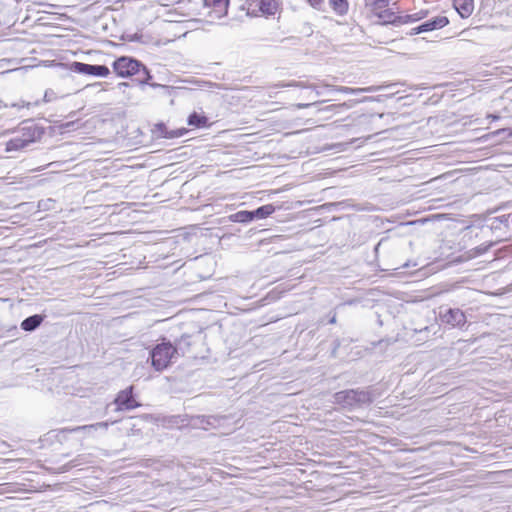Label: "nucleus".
<instances>
[{
    "label": "nucleus",
    "instance_id": "nucleus-27",
    "mask_svg": "<svg viewBox=\"0 0 512 512\" xmlns=\"http://www.w3.org/2000/svg\"><path fill=\"white\" fill-rule=\"evenodd\" d=\"M419 29V26L415 27V28H412L409 32L410 35H416V34H420V33H423V31H418Z\"/></svg>",
    "mask_w": 512,
    "mask_h": 512
},
{
    "label": "nucleus",
    "instance_id": "nucleus-34",
    "mask_svg": "<svg viewBox=\"0 0 512 512\" xmlns=\"http://www.w3.org/2000/svg\"><path fill=\"white\" fill-rule=\"evenodd\" d=\"M420 332H428V327H425L424 329L420 330Z\"/></svg>",
    "mask_w": 512,
    "mask_h": 512
},
{
    "label": "nucleus",
    "instance_id": "nucleus-7",
    "mask_svg": "<svg viewBox=\"0 0 512 512\" xmlns=\"http://www.w3.org/2000/svg\"><path fill=\"white\" fill-rule=\"evenodd\" d=\"M114 404L117 406L116 410H132L140 406V404L133 397V386H129L121 390L115 400Z\"/></svg>",
    "mask_w": 512,
    "mask_h": 512
},
{
    "label": "nucleus",
    "instance_id": "nucleus-18",
    "mask_svg": "<svg viewBox=\"0 0 512 512\" xmlns=\"http://www.w3.org/2000/svg\"><path fill=\"white\" fill-rule=\"evenodd\" d=\"M208 119L204 115H200L196 112L192 113L188 117V124L190 126H194L197 128L205 127L207 125Z\"/></svg>",
    "mask_w": 512,
    "mask_h": 512
},
{
    "label": "nucleus",
    "instance_id": "nucleus-30",
    "mask_svg": "<svg viewBox=\"0 0 512 512\" xmlns=\"http://www.w3.org/2000/svg\"><path fill=\"white\" fill-rule=\"evenodd\" d=\"M311 105L312 104H302V103H299L296 106H297L298 109H304V108L310 107Z\"/></svg>",
    "mask_w": 512,
    "mask_h": 512
},
{
    "label": "nucleus",
    "instance_id": "nucleus-13",
    "mask_svg": "<svg viewBox=\"0 0 512 512\" xmlns=\"http://www.w3.org/2000/svg\"><path fill=\"white\" fill-rule=\"evenodd\" d=\"M381 89H382L381 86H369V87H365V88H351V87H346V86L335 87V90L338 92H342V93H346V94H353V95H358L363 92H376Z\"/></svg>",
    "mask_w": 512,
    "mask_h": 512
},
{
    "label": "nucleus",
    "instance_id": "nucleus-15",
    "mask_svg": "<svg viewBox=\"0 0 512 512\" xmlns=\"http://www.w3.org/2000/svg\"><path fill=\"white\" fill-rule=\"evenodd\" d=\"M229 219L232 222H236V223H248V222H251L254 218H253L252 211L243 210V211H238V212L230 215Z\"/></svg>",
    "mask_w": 512,
    "mask_h": 512
},
{
    "label": "nucleus",
    "instance_id": "nucleus-33",
    "mask_svg": "<svg viewBox=\"0 0 512 512\" xmlns=\"http://www.w3.org/2000/svg\"><path fill=\"white\" fill-rule=\"evenodd\" d=\"M329 322H330L331 324L336 323V317H335V316H333V317L330 319V321H329Z\"/></svg>",
    "mask_w": 512,
    "mask_h": 512
},
{
    "label": "nucleus",
    "instance_id": "nucleus-26",
    "mask_svg": "<svg viewBox=\"0 0 512 512\" xmlns=\"http://www.w3.org/2000/svg\"><path fill=\"white\" fill-rule=\"evenodd\" d=\"M390 16H392L391 13H388L387 10L384 11V14H379V18L388 19L390 20Z\"/></svg>",
    "mask_w": 512,
    "mask_h": 512
},
{
    "label": "nucleus",
    "instance_id": "nucleus-19",
    "mask_svg": "<svg viewBox=\"0 0 512 512\" xmlns=\"http://www.w3.org/2000/svg\"><path fill=\"white\" fill-rule=\"evenodd\" d=\"M176 348H178V355H184L190 347V336L183 335L177 342Z\"/></svg>",
    "mask_w": 512,
    "mask_h": 512
},
{
    "label": "nucleus",
    "instance_id": "nucleus-31",
    "mask_svg": "<svg viewBox=\"0 0 512 512\" xmlns=\"http://www.w3.org/2000/svg\"><path fill=\"white\" fill-rule=\"evenodd\" d=\"M73 125H74V122H73V121H71V122H67V123H65V124L63 125V127H64V128H70V127H72Z\"/></svg>",
    "mask_w": 512,
    "mask_h": 512
},
{
    "label": "nucleus",
    "instance_id": "nucleus-9",
    "mask_svg": "<svg viewBox=\"0 0 512 512\" xmlns=\"http://www.w3.org/2000/svg\"><path fill=\"white\" fill-rule=\"evenodd\" d=\"M448 24H449L448 18L446 16L439 15V16L429 19V20L425 21L424 23H422L421 25H419L418 31H423V33L430 32V31H433L436 29H441Z\"/></svg>",
    "mask_w": 512,
    "mask_h": 512
},
{
    "label": "nucleus",
    "instance_id": "nucleus-29",
    "mask_svg": "<svg viewBox=\"0 0 512 512\" xmlns=\"http://www.w3.org/2000/svg\"><path fill=\"white\" fill-rule=\"evenodd\" d=\"M285 86H287V87H291V86H296V87H306L304 84H302V83H296V82L288 83V84H286Z\"/></svg>",
    "mask_w": 512,
    "mask_h": 512
},
{
    "label": "nucleus",
    "instance_id": "nucleus-25",
    "mask_svg": "<svg viewBox=\"0 0 512 512\" xmlns=\"http://www.w3.org/2000/svg\"><path fill=\"white\" fill-rule=\"evenodd\" d=\"M136 76L138 77L137 79H138L139 83H141V84H148V81L150 80V79L145 78L146 77L145 74H140V75H136Z\"/></svg>",
    "mask_w": 512,
    "mask_h": 512
},
{
    "label": "nucleus",
    "instance_id": "nucleus-28",
    "mask_svg": "<svg viewBox=\"0 0 512 512\" xmlns=\"http://www.w3.org/2000/svg\"><path fill=\"white\" fill-rule=\"evenodd\" d=\"M52 100V97L48 91L45 92L43 101L44 102H50Z\"/></svg>",
    "mask_w": 512,
    "mask_h": 512
},
{
    "label": "nucleus",
    "instance_id": "nucleus-3",
    "mask_svg": "<svg viewBox=\"0 0 512 512\" xmlns=\"http://www.w3.org/2000/svg\"><path fill=\"white\" fill-rule=\"evenodd\" d=\"M113 69L120 77H130L133 75L145 74L146 79H151L148 69L138 60L131 57L122 56L114 61Z\"/></svg>",
    "mask_w": 512,
    "mask_h": 512
},
{
    "label": "nucleus",
    "instance_id": "nucleus-16",
    "mask_svg": "<svg viewBox=\"0 0 512 512\" xmlns=\"http://www.w3.org/2000/svg\"><path fill=\"white\" fill-rule=\"evenodd\" d=\"M329 4L333 11L338 15H345L348 12V0H329Z\"/></svg>",
    "mask_w": 512,
    "mask_h": 512
},
{
    "label": "nucleus",
    "instance_id": "nucleus-11",
    "mask_svg": "<svg viewBox=\"0 0 512 512\" xmlns=\"http://www.w3.org/2000/svg\"><path fill=\"white\" fill-rule=\"evenodd\" d=\"M453 6L462 18H468L474 10L473 0H453Z\"/></svg>",
    "mask_w": 512,
    "mask_h": 512
},
{
    "label": "nucleus",
    "instance_id": "nucleus-17",
    "mask_svg": "<svg viewBox=\"0 0 512 512\" xmlns=\"http://www.w3.org/2000/svg\"><path fill=\"white\" fill-rule=\"evenodd\" d=\"M253 212V218L264 219L270 216L273 212H275V207L272 204L263 205Z\"/></svg>",
    "mask_w": 512,
    "mask_h": 512
},
{
    "label": "nucleus",
    "instance_id": "nucleus-12",
    "mask_svg": "<svg viewBox=\"0 0 512 512\" xmlns=\"http://www.w3.org/2000/svg\"><path fill=\"white\" fill-rule=\"evenodd\" d=\"M42 322L43 317L41 315L35 314L24 319L21 323V328L24 331L32 332L37 329Z\"/></svg>",
    "mask_w": 512,
    "mask_h": 512
},
{
    "label": "nucleus",
    "instance_id": "nucleus-14",
    "mask_svg": "<svg viewBox=\"0 0 512 512\" xmlns=\"http://www.w3.org/2000/svg\"><path fill=\"white\" fill-rule=\"evenodd\" d=\"M494 245V242H489V243H483L475 248H472L470 249L469 251L466 252V258L467 259H472V258H476L480 255H483L485 254L492 246Z\"/></svg>",
    "mask_w": 512,
    "mask_h": 512
},
{
    "label": "nucleus",
    "instance_id": "nucleus-21",
    "mask_svg": "<svg viewBox=\"0 0 512 512\" xmlns=\"http://www.w3.org/2000/svg\"><path fill=\"white\" fill-rule=\"evenodd\" d=\"M425 16H426V12H423V11L412 14V15H407V16H405V18H406L405 22L418 21V20L424 18Z\"/></svg>",
    "mask_w": 512,
    "mask_h": 512
},
{
    "label": "nucleus",
    "instance_id": "nucleus-23",
    "mask_svg": "<svg viewBox=\"0 0 512 512\" xmlns=\"http://www.w3.org/2000/svg\"><path fill=\"white\" fill-rule=\"evenodd\" d=\"M78 465H79V463L77 462V460H76V459H74V460L70 461L69 463L65 464V465L62 467L61 472H66V471H68L69 469H71V468H73V467H76V466H78Z\"/></svg>",
    "mask_w": 512,
    "mask_h": 512
},
{
    "label": "nucleus",
    "instance_id": "nucleus-2",
    "mask_svg": "<svg viewBox=\"0 0 512 512\" xmlns=\"http://www.w3.org/2000/svg\"><path fill=\"white\" fill-rule=\"evenodd\" d=\"M178 348L170 341L163 340L150 351L151 364L153 368L161 372L168 368L173 360L178 358Z\"/></svg>",
    "mask_w": 512,
    "mask_h": 512
},
{
    "label": "nucleus",
    "instance_id": "nucleus-5",
    "mask_svg": "<svg viewBox=\"0 0 512 512\" xmlns=\"http://www.w3.org/2000/svg\"><path fill=\"white\" fill-rule=\"evenodd\" d=\"M442 323L451 328H463L467 322L465 313L459 308H447L439 314Z\"/></svg>",
    "mask_w": 512,
    "mask_h": 512
},
{
    "label": "nucleus",
    "instance_id": "nucleus-24",
    "mask_svg": "<svg viewBox=\"0 0 512 512\" xmlns=\"http://www.w3.org/2000/svg\"><path fill=\"white\" fill-rule=\"evenodd\" d=\"M313 8L321 9L323 0H306Z\"/></svg>",
    "mask_w": 512,
    "mask_h": 512
},
{
    "label": "nucleus",
    "instance_id": "nucleus-1",
    "mask_svg": "<svg viewBox=\"0 0 512 512\" xmlns=\"http://www.w3.org/2000/svg\"><path fill=\"white\" fill-rule=\"evenodd\" d=\"M43 135V129L36 124L26 122L6 143L7 151H17L27 147L29 144L40 139Z\"/></svg>",
    "mask_w": 512,
    "mask_h": 512
},
{
    "label": "nucleus",
    "instance_id": "nucleus-32",
    "mask_svg": "<svg viewBox=\"0 0 512 512\" xmlns=\"http://www.w3.org/2000/svg\"><path fill=\"white\" fill-rule=\"evenodd\" d=\"M150 86H152V87H163V88L166 87V86H163V85H160V84H156V83H150Z\"/></svg>",
    "mask_w": 512,
    "mask_h": 512
},
{
    "label": "nucleus",
    "instance_id": "nucleus-4",
    "mask_svg": "<svg viewBox=\"0 0 512 512\" xmlns=\"http://www.w3.org/2000/svg\"><path fill=\"white\" fill-rule=\"evenodd\" d=\"M334 399L337 404L356 407L370 404L373 401V396L367 390L350 389L335 393Z\"/></svg>",
    "mask_w": 512,
    "mask_h": 512
},
{
    "label": "nucleus",
    "instance_id": "nucleus-6",
    "mask_svg": "<svg viewBox=\"0 0 512 512\" xmlns=\"http://www.w3.org/2000/svg\"><path fill=\"white\" fill-rule=\"evenodd\" d=\"M71 70L85 75H92L97 77H106L110 74V70L105 65H92L82 62H73Z\"/></svg>",
    "mask_w": 512,
    "mask_h": 512
},
{
    "label": "nucleus",
    "instance_id": "nucleus-20",
    "mask_svg": "<svg viewBox=\"0 0 512 512\" xmlns=\"http://www.w3.org/2000/svg\"><path fill=\"white\" fill-rule=\"evenodd\" d=\"M38 106L39 105V101H36L35 103H31V102H26L24 100H21L19 102H15V103H11V104H7V103H3V101H0V108L4 107H14V108H17V109H20V108H30L31 106Z\"/></svg>",
    "mask_w": 512,
    "mask_h": 512
},
{
    "label": "nucleus",
    "instance_id": "nucleus-10",
    "mask_svg": "<svg viewBox=\"0 0 512 512\" xmlns=\"http://www.w3.org/2000/svg\"><path fill=\"white\" fill-rule=\"evenodd\" d=\"M109 425H110L109 422H98V423H95V424L77 426V427H74V428H65L62 431L63 432H69V433L84 432V433L90 435V434H92L93 432H96L99 429L107 430Z\"/></svg>",
    "mask_w": 512,
    "mask_h": 512
},
{
    "label": "nucleus",
    "instance_id": "nucleus-22",
    "mask_svg": "<svg viewBox=\"0 0 512 512\" xmlns=\"http://www.w3.org/2000/svg\"><path fill=\"white\" fill-rule=\"evenodd\" d=\"M389 5V0H375L373 4V10L377 11L380 9H384Z\"/></svg>",
    "mask_w": 512,
    "mask_h": 512
},
{
    "label": "nucleus",
    "instance_id": "nucleus-8",
    "mask_svg": "<svg viewBox=\"0 0 512 512\" xmlns=\"http://www.w3.org/2000/svg\"><path fill=\"white\" fill-rule=\"evenodd\" d=\"M204 6L212 9L210 14H214L215 17L221 18L228 12L229 0H204Z\"/></svg>",
    "mask_w": 512,
    "mask_h": 512
}]
</instances>
